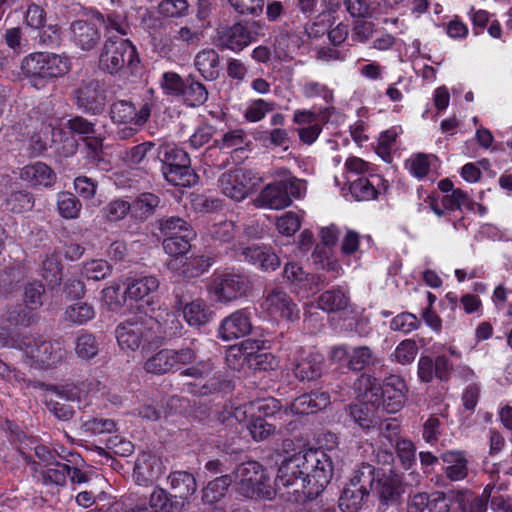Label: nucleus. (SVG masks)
Masks as SVG:
<instances>
[{
    "label": "nucleus",
    "mask_w": 512,
    "mask_h": 512,
    "mask_svg": "<svg viewBox=\"0 0 512 512\" xmlns=\"http://www.w3.org/2000/svg\"><path fill=\"white\" fill-rule=\"evenodd\" d=\"M252 343L246 341L240 347H230L226 353V362L234 370H240L248 363L249 350H252Z\"/></svg>",
    "instance_id": "53"
},
{
    "label": "nucleus",
    "mask_w": 512,
    "mask_h": 512,
    "mask_svg": "<svg viewBox=\"0 0 512 512\" xmlns=\"http://www.w3.org/2000/svg\"><path fill=\"white\" fill-rule=\"evenodd\" d=\"M191 287L188 284H180L174 288V308L182 311L189 326L199 328L210 322L213 311L202 300H193Z\"/></svg>",
    "instance_id": "11"
},
{
    "label": "nucleus",
    "mask_w": 512,
    "mask_h": 512,
    "mask_svg": "<svg viewBox=\"0 0 512 512\" xmlns=\"http://www.w3.org/2000/svg\"><path fill=\"white\" fill-rule=\"evenodd\" d=\"M130 210L131 205L129 202L117 199L103 207L101 213L107 222H117L124 219Z\"/></svg>",
    "instance_id": "51"
},
{
    "label": "nucleus",
    "mask_w": 512,
    "mask_h": 512,
    "mask_svg": "<svg viewBox=\"0 0 512 512\" xmlns=\"http://www.w3.org/2000/svg\"><path fill=\"white\" fill-rule=\"evenodd\" d=\"M82 209V203L71 192L63 191L57 195V211L67 220L77 219Z\"/></svg>",
    "instance_id": "38"
},
{
    "label": "nucleus",
    "mask_w": 512,
    "mask_h": 512,
    "mask_svg": "<svg viewBox=\"0 0 512 512\" xmlns=\"http://www.w3.org/2000/svg\"><path fill=\"white\" fill-rule=\"evenodd\" d=\"M64 320L74 325H83L94 319L96 312L92 304L79 301L65 308Z\"/></svg>",
    "instance_id": "36"
},
{
    "label": "nucleus",
    "mask_w": 512,
    "mask_h": 512,
    "mask_svg": "<svg viewBox=\"0 0 512 512\" xmlns=\"http://www.w3.org/2000/svg\"><path fill=\"white\" fill-rule=\"evenodd\" d=\"M247 429L254 440L262 441L275 431V426L268 423L262 416L252 415Z\"/></svg>",
    "instance_id": "52"
},
{
    "label": "nucleus",
    "mask_w": 512,
    "mask_h": 512,
    "mask_svg": "<svg viewBox=\"0 0 512 512\" xmlns=\"http://www.w3.org/2000/svg\"><path fill=\"white\" fill-rule=\"evenodd\" d=\"M247 366L255 372H267L275 370L278 366V361L271 353L249 351Z\"/></svg>",
    "instance_id": "45"
},
{
    "label": "nucleus",
    "mask_w": 512,
    "mask_h": 512,
    "mask_svg": "<svg viewBox=\"0 0 512 512\" xmlns=\"http://www.w3.org/2000/svg\"><path fill=\"white\" fill-rule=\"evenodd\" d=\"M397 456L405 470L416 464V447L410 440H399L396 444Z\"/></svg>",
    "instance_id": "59"
},
{
    "label": "nucleus",
    "mask_w": 512,
    "mask_h": 512,
    "mask_svg": "<svg viewBox=\"0 0 512 512\" xmlns=\"http://www.w3.org/2000/svg\"><path fill=\"white\" fill-rule=\"evenodd\" d=\"M233 483V476L230 474L220 475L209 481L202 489V502L213 505L221 501L227 494Z\"/></svg>",
    "instance_id": "30"
},
{
    "label": "nucleus",
    "mask_w": 512,
    "mask_h": 512,
    "mask_svg": "<svg viewBox=\"0 0 512 512\" xmlns=\"http://www.w3.org/2000/svg\"><path fill=\"white\" fill-rule=\"evenodd\" d=\"M419 325L420 321L416 315L409 312H403L395 316L390 323L392 330L404 333H409L412 330L417 329Z\"/></svg>",
    "instance_id": "64"
},
{
    "label": "nucleus",
    "mask_w": 512,
    "mask_h": 512,
    "mask_svg": "<svg viewBox=\"0 0 512 512\" xmlns=\"http://www.w3.org/2000/svg\"><path fill=\"white\" fill-rule=\"evenodd\" d=\"M148 322L155 347L162 345L166 340L181 336L184 328L174 312H165L157 318L149 316Z\"/></svg>",
    "instance_id": "15"
},
{
    "label": "nucleus",
    "mask_w": 512,
    "mask_h": 512,
    "mask_svg": "<svg viewBox=\"0 0 512 512\" xmlns=\"http://www.w3.org/2000/svg\"><path fill=\"white\" fill-rule=\"evenodd\" d=\"M349 298L340 289L325 291L318 298V307L327 312H336L348 307Z\"/></svg>",
    "instance_id": "40"
},
{
    "label": "nucleus",
    "mask_w": 512,
    "mask_h": 512,
    "mask_svg": "<svg viewBox=\"0 0 512 512\" xmlns=\"http://www.w3.org/2000/svg\"><path fill=\"white\" fill-rule=\"evenodd\" d=\"M212 265V258L197 256L186 261L182 266V274L185 278H196L203 274Z\"/></svg>",
    "instance_id": "56"
},
{
    "label": "nucleus",
    "mask_w": 512,
    "mask_h": 512,
    "mask_svg": "<svg viewBox=\"0 0 512 512\" xmlns=\"http://www.w3.org/2000/svg\"><path fill=\"white\" fill-rule=\"evenodd\" d=\"M301 196V182L297 178H289L268 184L258 197L256 203L271 209H283L292 203L293 198Z\"/></svg>",
    "instance_id": "12"
},
{
    "label": "nucleus",
    "mask_w": 512,
    "mask_h": 512,
    "mask_svg": "<svg viewBox=\"0 0 512 512\" xmlns=\"http://www.w3.org/2000/svg\"><path fill=\"white\" fill-rule=\"evenodd\" d=\"M446 464L445 474L451 481H460L469 474L468 460L462 451H446L441 455Z\"/></svg>",
    "instance_id": "27"
},
{
    "label": "nucleus",
    "mask_w": 512,
    "mask_h": 512,
    "mask_svg": "<svg viewBox=\"0 0 512 512\" xmlns=\"http://www.w3.org/2000/svg\"><path fill=\"white\" fill-rule=\"evenodd\" d=\"M39 475L45 485L64 486L69 475V464L56 461L40 470Z\"/></svg>",
    "instance_id": "37"
},
{
    "label": "nucleus",
    "mask_w": 512,
    "mask_h": 512,
    "mask_svg": "<svg viewBox=\"0 0 512 512\" xmlns=\"http://www.w3.org/2000/svg\"><path fill=\"white\" fill-rule=\"evenodd\" d=\"M22 278L23 270L20 265L7 266L0 273V291L3 293L13 291Z\"/></svg>",
    "instance_id": "55"
},
{
    "label": "nucleus",
    "mask_w": 512,
    "mask_h": 512,
    "mask_svg": "<svg viewBox=\"0 0 512 512\" xmlns=\"http://www.w3.org/2000/svg\"><path fill=\"white\" fill-rule=\"evenodd\" d=\"M159 284V280L151 275L128 277L124 294L127 299L139 301L156 292Z\"/></svg>",
    "instance_id": "24"
},
{
    "label": "nucleus",
    "mask_w": 512,
    "mask_h": 512,
    "mask_svg": "<svg viewBox=\"0 0 512 512\" xmlns=\"http://www.w3.org/2000/svg\"><path fill=\"white\" fill-rule=\"evenodd\" d=\"M170 487L174 491V496L181 499H187L197 490L195 477L187 471H174L168 476Z\"/></svg>",
    "instance_id": "32"
},
{
    "label": "nucleus",
    "mask_w": 512,
    "mask_h": 512,
    "mask_svg": "<svg viewBox=\"0 0 512 512\" xmlns=\"http://www.w3.org/2000/svg\"><path fill=\"white\" fill-rule=\"evenodd\" d=\"M157 158L162 163L164 178L174 186L190 187L196 183L197 175L191 168L187 152L172 144L160 145Z\"/></svg>",
    "instance_id": "5"
},
{
    "label": "nucleus",
    "mask_w": 512,
    "mask_h": 512,
    "mask_svg": "<svg viewBox=\"0 0 512 512\" xmlns=\"http://www.w3.org/2000/svg\"><path fill=\"white\" fill-rule=\"evenodd\" d=\"M19 348L24 354L25 363L39 370L55 368L66 357V349L60 341L46 340L41 337H24Z\"/></svg>",
    "instance_id": "6"
},
{
    "label": "nucleus",
    "mask_w": 512,
    "mask_h": 512,
    "mask_svg": "<svg viewBox=\"0 0 512 512\" xmlns=\"http://www.w3.org/2000/svg\"><path fill=\"white\" fill-rule=\"evenodd\" d=\"M22 180L30 182L32 185H41L48 187L54 184L56 174L45 163L35 162L22 168L20 172Z\"/></svg>",
    "instance_id": "29"
},
{
    "label": "nucleus",
    "mask_w": 512,
    "mask_h": 512,
    "mask_svg": "<svg viewBox=\"0 0 512 512\" xmlns=\"http://www.w3.org/2000/svg\"><path fill=\"white\" fill-rule=\"evenodd\" d=\"M377 478L372 492L384 505L397 503L403 493L401 476L392 469H381Z\"/></svg>",
    "instance_id": "17"
},
{
    "label": "nucleus",
    "mask_w": 512,
    "mask_h": 512,
    "mask_svg": "<svg viewBox=\"0 0 512 512\" xmlns=\"http://www.w3.org/2000/svg\"><path fill=\"white\" fill-rule=\"evenodd\" d=\"M45 287L39 281H33L24 286V303L26 308L36 310L43 305Z\"/></svg>",
    "instance_id": "47"
},
{
    "label": "nucleus",
    "mask_w": 512,
    "mask_h": 512,
    "mask_svg": "<svg viewBox=\"0 0 512 512\" xmlns=\"http://www.w3.org/2000/svg\"><path fill=\"white\" fill-rule=\"evenodd\" d=\"M250 181V173L243 169L225 172L218 180L222 193L235 201H241L248 196Z\"/></svg>",
    "instance_id": "18"
},
{
    "label": "nucleus",
    "mask_w": 512,
    "mask_h": 512,
    "mask_svg": "<svg viewBox=\"0 0 512 512\" xmlns=\"http://www.w3.org/2000/svg\"><path fill=\"white\" fill-rule=\"evenodd\" d=\"M161 199L158 195L150 192H143L139 194L131 205V210L141 220H146L152 216L156 209L160 206Z\"/></svg>",
    "instance_id": "35"
},
{
    "label": "nucleus",
    "mask_w": 512,
    "mask_h": 512,
    "mask_svg": "<svg viewBox=\"0 0 512 512\" xmlns=\"http://www.w3.org/2000/svg\"><path fill=\"white\" fill-rule=\"evenodd\" d=\"M282 349L286 352L291 370L299 381L311 382L321 378L325 362L322 354L308 351L295 342L284 343Z\"/></svg>",
    "instance_id": "8"
},
{
    "label": "nucleus",
    "mask_w": 512,
    "mask_h": 512,
    "mask_svg": "<svg viewBox=\"0 0 512 512\" xmlns=\"http://www.w3.org/2000/svg\"><path fill=\"white\" fill-rule=\"evenodd\" d=\"M109 117L117 127L122 124H135L136 106L130 100L115 98L109 108Z\"/></svg>",
    "instance_id": "31"
},
{
    "label": "nucleus",
    "mask_w": 512,
    "mask_h": 512,
    "mask_svg": "<svg viewBox=\"0 0 512 512\" xmlns=\"http://www.w3.org/2000/svg\"><path fill=\"white\" fill-rule=\"evenodd\" d=\"M369 495L368 491L349 482L339 497V509L342 512H358L367 502Z\"/></svg>",
    "instance_id": "28"
},
{
    "label": "nucleus",
    "mask_w": 512,
    "mask_h": 512,
    "mask_svg": "<svg viewBox=\"0 0 512 512\" xmlns=\"http://www.w3.org/2000/svg\"><path fill=\"white\" fill-rule=\"evenodd\" d=\"M379 410L380 408L376 402L365 399L364 397L362 401L350 404L347 407L350 420L363 430H369L378 424L380 420V416L378 415Z\"/></svg>",
    "instance_id": "22"
},
{
    "label": "nucleus",
    "mask_w": 512,
    "mask_h": 512,
    "mask_svg": "<svg viewBox=\"0 0 512 512\" xmlns=\"http://www.w3.org/2000/svg\"><path fill=\"white\" fill-rule=\"evenodd\" d=\"M455 503L460 512H486V504L478 494L470 490H460L455 494Z\"/></svg>",
    "instance_id": "42"
},
{
    "label": "nucleus",
    "mask_w": 512,
    "mask_h": 512,
    "mask_svg": "<svg viewBox=\"0 0 512 512\" xmlns=\"http://www.w3.org/2000/svg\"><path fill=\"white\" fill-rule=\"evenodd\" d=\"M330 404V395L327 392L314 391L295 398L289 405L293 414L308 415L316 413Z\"/></svg>",
    "instance_id": "23"
},
{
    "label": "nucleus",
    "mask_w": 512,
    "mask_h": 512,
    "mask_svg": "<svg viewBox=\"0 0 512 512\" xmlns=\"http://www.w3.org/2000/svg\"><path fill=\"white\" fill-rule=\"evenodd\" d=\"M208 95L205 85L198 81L195 76L189 75L186 77L181 97L187 105L191 107L201 106L208 100Z\"/></svg>",
    "instance_id": "33"
},
{
    "label": "nucleus",
    "mask_w": 512,
    "mask_h": 512,
    "mask_svg": "<svg viewBox=\"0 0 512 512\" xmlns=\"http://www.w3.org/2000/svg\"><path fill=\"white\" fill-rule=\"evenodd\" d=\"M275 108V103L268 102L264 99H255L252 100L245 112L244 117L249 122H258L262 120L267 113L272 112Z\"/></svg>",
    "instance_id": "50"
},
{
    "label": "nucleus",
    "mask_w": 512,
    "mask_h": 512,
    "mask_svg": "<svg viewBox=\"0 0 512 512\" xmlns=\"http://www.w3.org/2000/svg\"><path fill=\"white\" fill-rule=\"evenodd\" d=\"M148 320V315H133L116 327L115 336L121 349L135 351L154 346Z\"/></svg>",
    "instance_id": "9"
},
{
    "label": "nucleus",
    "mask_w": 512,
    "mask_h": 512,
    "mask_svg": "<svg viewBox=\"0 0 512 512\" xmlns=\"http://www.w3.org/2000/svg\"><path fill=\"white\" fill-rule=\"evenodd\" d=\"M264 307L270 316L293 322L299 319V310L291 297L284 291L274 289L265 297Z\"/></svg>",
    "instance_id": "19"
},
{
    "label": "nucleus",
    "mask_w": 512,
    "mask_h": 512,
    "mask_svg": "<svg viewBox=\"0 0 512 512\" xmlns=\"http://www.w3.org/2000/svg\"><path fill=\"white\" fill-rule=\"evenodd\" d=\"M357 388L365 399L376 402L382 411L389 414L399 412L407 400L408 387L404 379L397 375L389 376L381 384L377 378L362 374Z\"/></svg>",
    "instance_id": "2"
},
{
    "label": "nucleus",
    "mask_w": 512,
    "mask_h": 512,
    "mask_svg": "<svg viewBox=\"0 0 512 512\" xmlns=\"http://www.w3.org/2000/svg\"><path fill=\"white\" fill-rule=\"evenodd\" d=\"M140 63L134 44L117 35L107 36L100 50V71L111 76L128 77L135 73Z\"/></svg>",
    "instance_id": "3"
},
{
    "label": "nucleus",
    "mask_w": 512,
    "mask_h": 512,
    "mask_svg": "<svg viewBox=\"0 0 512 512\" xmlns=\"http://www.w3.org/2000/svg\"><path fill=\"white\" fill-rule=\"evenodd\" d=\"M70 30L73 43L83 51L95 49L101 40V32L98 26L90 21H73Z\"/></svg>",
    "instance_id": "21"
},
{
    "label": "nucleus",
    "mask_w": 512,
    "mask_h": 512,
    "mask_svg": "<svg viewBox=\"0 0 512 512\" xmlns=\"http://www.w3.org/2000/svg\"><path fill=\"white\" fill-rule=\"evenodd\" d=\"M22 69L37 90L43 89L50 80L62 77L70 71V61L64 55L37 52L27 56Z\"/></svg>",
    "instance_id": "4"
},
{
    "label": "nucleus",
    "mask_w": 512,
    "mask_h": 512,
    "mask_svg": "<svg viewBox=\"0 0 512 512\" xmlns=\"http://www.w3.org/2000/svg\"><path fill=\"white\" fill-rule=\"evenodd\" d=\"M157 227L163 236V249L171 256H180L191 248L196 232L192 226L179 216H164L157 220Z\"/></svg>",
    "instance_id": "7"
},
{
    "label": "nucleus",
    "mask_w": 512,
    "mask_h": 512,
    "mask_svg": "<svg viewBox=\"0 0 512 512\" xmlns=\"http://www.w3.org/2000/svg\"><path fill=\"white\" fill-rule=\"evenodd\" d=\"M252 330L251 313L248 309H240L224 318L219 327V337L231 341L248 335Z\"/></svg>",
    "instance_id": "20"
},
{
    "label": "nucleus",
    "mask_w": 512,
    "mask_h": 512,
    "mask_svg": "<svg viewBox=\"0 0 512 512\" xmlns=\"http://www.w3.org/2000/svg\"><path fill=\"white\" fill-rule=\"evenodd\" d=\"M186 83V78H182L175 72H165L162 76L161 87L165 93L172 96L181 97Z\"/></svg>",
    "instance_id": "62"
},
{
    "label": "nucleus",
    "mask_w": 512,
    "mask_h": 512,
    "mask_svg": "<svg viewBox=\"0 0 512 512\" xmlns=\"http://www.w3.org/2000/svg\"><path fill=\"white\" fill-rule=\"evenodd\" d=\"M350 192L358 201L376 199L378 191L367 178H358L350 184Z\"/></svg>",
    "instance_id": "54"
},
{
    "label": "nucleus",
    "mask_w": 512,
    "mask_h": 512,
    "mask_svg": "<svg viewBox=\"0 0 512 512\" xmlns=\"http://www.w3.org/2000/svg\"><path fill=\"white\" fill-rule=\"evenodd\" d=\"M418 347L414 340H404L396 347L394 359L402 365L410 364L416 357Z\"/></svg>",
    "instance_id": "63"
},
{
    "label": "nucleus",
    "mask_w": 512,
    "mask_h": 512,
    "mask_svg": "<svg viewBox=\"0 0 512 512\" xmlns=\"http://www.w3.org/2000/svg\"><path fill=\"white\" fill-rule=\"evenodd\" d=\"M99 383L93 380H85L79 384L66 383L64 385H48L47 391H52L67 401H80L95 390Z\"/></svg>",
    "instance_id": "25"
},
{
    "label": "nucleus",
    "mask_w": 512,
    "mask_h": 512,
    "mask_svg": "<svg viewBox=\"0 0 512 512\" xmlns=\"http://www.w3.org/2000/svg\"><path fill=\"white\" fill-rule=\"evenodd\" d=\"M235 257L256 265L264 271H274L280 266L279 257L268 246L251 245L244 247L240 245L235 249Z\"/></svg>",
    "instance_id": "16"
},
{
    "label": "nucleus",
    "mask_w": 512,
    "mask_h": 512,
    "mask_svg": "<svg viewBox=\"0 0 512 512\" xmlns=\"http://www.w3.org/2000/svg\"><path fill=\"white\" fill-rule=\"evenodd\" d=\"M144 369L156 375L174 371L169 349H162L149 357L144 364Z\"/></svg>",
    "instance_id": "41"
},
{
    "label": "nucleus",
    "mask_w": 512,
    "mask_h": 512,
    "mask_svg": "<svg viewBox=\"0 0 512 512\" xmlns=\"http://www.w3.org/2000/svg\"><path fill=\"white\" fill-rule=\"evenodd\" d=\"M40 274L51 286H55L60 283L62 267L57 254L53 253L45 257L42 261Z\"/></svg>",
    "instance_id": "44"
},
{
    "label": "nucleus",
    "mask_w": 512,
    "mask_h": 512,
    "mask_svg": "<svg viewBox=\"0 0 512 512\" xmlns=\"http://www.w3.org/2000/svg\"><path fill=\"white\" fill-rule=\"evenodd\" d=\"M254 40L252 32L241 22L233 25L221 26L217 29V46L240 52Z\"/></svg>",
    "instance_id": "14"
},
{
    "label": "nucleus",
    "mask_w": 512,
    "mask_h": 512,
    "mask_svg": "<svg viewBox=\"0 0 512 512\" xmlns=\"http://www.w3.org/2000/svg\"><path fill=\"white\" fill-rule=\"evenodd\" d=\"M174 504L170 501L164 489H155L149 498V508L146 512H172Z\"/></svg>",
    "instance_id": "61"
},
{
    "label": "nucleus",
    "mask_w": 512,
    "mask_h": 512,
    "mask_svg": "<svg viewBox=\"0 0 512 512\" xmlns=\"http://www.w3.org/2000/svg\"><path fill=\"white\" fill-rule=\"evenodd\" d=\"M75 351L78 357L85 360L95 357L99 351L95 336L88 333L81 334L77 338Z\"/></svg>",
    "instance_id": "58"
},
{
    "label": "nucleus",
    "mask_w": 512,
    "mask_h": 512,
    "mask_svg": "<svg viewBox=\"0 0 512 512\" xmlns=\"http://www.w3.org/2000/svg\"><path fill=\"white\" fill-rule=\"evenodd\" d=\"M339 467L322 449H305L286 457L279 466L272 487L267 469L258 461L239 464L230 474L236 491L248 499L272 500L276 489H286L295 501L316 499L328 486Z\"/></svg>",
    "instance_id": "1"
},
{
    "label": "nucleus",
    "mask_w": 512,
    "mask_h": 512,
    "mask_svg": "<svg viewBox=\"0 0 512 512\" xmlns=\"http://www.w3.org/2000/svg\"><path fill=\"white\" fill-rule=\"evenodd\" d=\"M155 147L151 141L142 142L126 150L123 155V161L129 166L140 165L144 163L147 154Z\"/></svg>",
    "instance_id": "57"
},
{
    "label": "nucleus",
    "mask_w": 512,
    "mask_h": 512,
    "mask_svg": "<svg viewBox=\"0 0 512 512\" xmlns=\"http://www.w3.org/2000/svg\"><path fill=\"white\" fill-rule=\"evenodd\" d=\"M373 0H344L347 12L354 18H371L374 7Z\"/></svg>",
    "instance_id": "60"
},
{
    "label": "nucleus",
    "mask_w": 512,
    "mask_h": 512,
    "mask_svg": "<svg viewBox=\"0 0 512 512\" xmlns=\"http://www.w3.org/2000/svg\"><path fill=\"white\" fill-rule=\"evenodd\" d=\"M5 205L13 213H24L32 210L34 198L25 190L13 191L7 196Z\"/></svg>",
    "instance_id": "43"
},
{
    "label": "nucleus",
    "mask_w": 512,
    "mask_h": 512,
    "mask_svg": "<svg viewBox=\"0 0 512 512\" xmlns=\"http://www.w3.org/2000/svg\"><path fill=\"white\" fill-rule=\"evenodd\" d=\"M251 287V282L246 275L222 272L213 275L208 290L218 302L227 304L246 296Z\"/></svg>",
    "instance_id": "10"
},
{
    "label": "nucleus",
    "mask_w": 512,
    "mask_h": 512,
    "mask_svg": "<svg viewBox=\"0 0 512 512\" xmlns=\"http://www.w3.org/2000/svg\"><path fill=\"white\" fill-rule=\"evenodd\" d=\"M72 99L79 110L93 116L101 115L108 101L107 91L98 79L82 81L73 90Z\"/></svg>",
    "instance_id": "13"
},
{
    "label": "nucleus",
    "mask_w": 512,
    "mask_h": 512,
    "mask_svg": "<svg viewBox=\"0 0 512 512\" xmlns=\"http://www.w3.org/2000/svg\"><path fill=\"white\" fill-rule=\"evenodd\" d=\"M156 458L151 453H142L136 460L134 466V477L137 482H152L157 477L155 470Z\"/></svg>",
    "instance_id": "39"
},
{
    "label": "nucleus",
    "mask_w": 512,
    "mask_h": 512,
    "mask_svg": "<svg viewBox=\"0 0 512 512\" xmlns=\"http://www.w3.org/2000/svg\"><path fill=\"white\" fill-rule=\"evenodd\" d=\"M80 429L86 436H96L113 432L116 424L112 419L91 417L81 422Z\"/></svg>",
    "instance_id": "46"
},
{
    "label": "nucleus",
    "mask_w": 512,
    "mask_h": 512,
    "mask_svg": "<svg viewBox=\"0 0 512 512\" xmlns=\"http://www.w3.org/2000/svg\"><path fill=\"white\" fill-rule=\"evenodd\" d=\"M194 65L207 81H214L220 75V56L214 49H204L198 52Z\"/></svg>",
    "instance_id": "26"
},
{
    "label": "nucleus",
    "mask_w": 512,
    "mask_h": 512,
    "mask_svg": "<svg viewBox=\"0 0 512 512\" xmlns=\"http://www.w3.org/2000/svg\"><path fill=\"white\" fill-rule=\"evenodd\" d=\"M112 270V266L103 259L91 260L83 265V274L87 279L95 281L109 277L112 274Z\"/></svg>",
    "instance_id": "49"
},
{
    "label": "nucleus",
    "mask_w": 512,
    "mask_h": 512,
    "mask_svg": "<svg viewBox=\"0 0 512 512\" xmlns=\"http://www.w3.org/2000/svg\"><path fill=\"white\" fill-rule=\"evenodd\" d=\"M373 362V353L368 346L352 349L348 357L347 367L352 371H361Z\"/></svg>",
    "instance_id": "48"
},
{
    "label": "nucleus",
    "mask_w": 512,
    "mask_h": 512,
    "mask_svg": "<svg viewBox=\"0 0 512 512\" xmlns=\"http://www.w3.org/2000/svg\"><path fill=\"white\" fill-rule=\"evenodd\" d=\"M379 471L381 469L363 462L355 468L349 482L371 493L378 479Z\"/></svg>",
    "instance_id": "34"
}]
</instances>
